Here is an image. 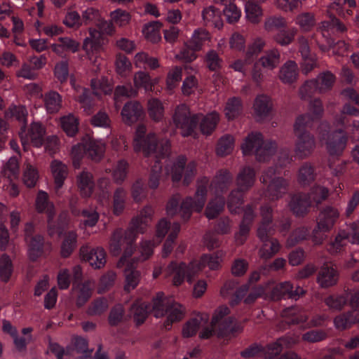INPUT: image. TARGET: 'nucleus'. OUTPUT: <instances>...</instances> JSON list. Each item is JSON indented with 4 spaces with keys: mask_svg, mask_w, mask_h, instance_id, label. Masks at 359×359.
Segmentation results:
<instances>
[{
    "mask_svg": "<svg viewBox=\"0 0 359 359\" xmlns=\"http://www.w3.org/2000/svg\"><path fill=\"white\" fill-rule=\"evenodd\" d=\"M273 210L271 205L268 204L261 205L259 208L261 222L257 230V236L262 238L266 236V232L273 231V229L271 226L273 220Z\"/></svg>",
    "mask_w": 359,
    "mask_h": 359,
    "instance_id": "aec40b11",
    "label": "nucleus"
},
{
    "mask_svg": "<svg viewBox=\"0 0 359 359\" xmlns=\"http://www.w3.org/2000/svg\"><path fill=\"white\" fill-rule=\"evenodd\" d=\"M135 240L128 239L127 231L122 229H116L113 232L109 241V250L114 256L120 255L122 248H124L123 254L121 256L118 266L121 267L125 264L127 259L130 257L135 249Z\"/></svg>",
    "mask_w": 359,
    "mask_h": 359,
    "instance_id": "39448f33",
    "label": "nucleus"
},
{
    "mask_svg": "<svg viewBox=\"0 0 359 359\" xmlns=\"http://www.w3.org/2000/svg\"><path fill=\"white\" fill-rule=\"evenodd\" d=\"M219 119V114L217 112H212L205 116L200 125L202 133L210 135L216 128Z\"/></svg>",
    "mask_w": 359,
    "mask_h": 359,
    "instance_id": "bf43d9fd",
    "label": "nucleus"
},
{
    "mask_svg": "<svg viewBox=\"0 0 359 359\" xmlns=\"http://www.w3.org/2000/svg\"><path fill=\"white\" fill-rule=\"evenodd\" d=\"M337 4H330L327 9V15L329 18L328 20L323 21L319 29H327L329 32L336 30L338 32H344L346 30V27L339 19L335 17V13L341 17H345L344 8L337 7Z\"/></svg>",
    "mask_w": 359,
    "mask_h": 359,
    "instance_id": "9b49d317",
    "label": "nucleus"
},
{
    "mask_svg": "<svg viewBox=\"0 0 359 359\" xmlns=\"http://www.w3.org/2000/svg\"><path fill=\"white\" fill-rule=\"evenodd\" d=\"M82 151L92 161L98 162L103 157L105 147L104 144L91 139H88L81 144L74 146L72 148V154L73 156V164L75 168L79 167V161L82 156Z\"/></svg>",
    "mask_w": 359,
    "mask_h": 359,
    "instance_id": "0eeeda50",
    "label": "nucleus"
},
{
    "mask_svg": "<svg viewBox=\"0 0 359 359\" xmlns=\"http://www.w3.org/2000/svg\"><path fill=\"white\" fill-rule=\"evenodd\" d=\"M217 335L219 337H231L235 333L241 332L242 327L234 323V318L228 317L223 321L218 323Z\"/></svg>",
    "mask_w": 359,
    "mask_h": 359,
    "instance_id": "c85d7f7f",
    "label": "nucleus"
},
{
    "mask_svg": "<svg viewBox=\"0 0 359 359\" xmlns=\"http://www.w3.org/2000/svg\"><path fill=\"white\" fill-rule=\"evenodd\" d=\"M296 24L298 25L302 30L308 32L311 30L316 24L315 15L313 13L309 12L302 13L296 17Z\"/></svg>",
    "mask_w": 359,
    "mask_h": 359,
    "instance_id": "0e129e2a",
    "label": "nucleus"
},
{
    "mask_svg": "<svg viewBox=\"0 0 359 359\" xmlns=\"http://www.w3.org/2000/svg\"><path fill=\"white\" fill-rule=\"evenodd\" d=\"M208 184V180L206 177L203 178L197 183L194 198L187 196L182 201L178 213L184 222L190 219L193 211L200 212L203 210L206 201Z\"/></svg>",
    "mask_w": 359,
    "mask_h": 359,
    "instance_id": "20e7f679",
    "label": "nucleus"
},
{
    "mask_svg": "<svg viewBox=\"0 0 359 359\" xmlns=\"http://www.w3.org/2000/svg\"><path fill=\"white\" fill-rule=\"evenodd\" d=\"M253 108L258 121L266 118L272 110V102L270 97L265 95H258L255 100Z\"/></svg>",
    "mask_w": 359,
    "mask_h": 359,
    "instance_id": "393cba45",
    "label": "nucleus"
},
{
    "mask_svg": "<svg viewBox=\"0 0 359 359\" xmlns=\"http://www.w3.org/2000/svg\"><path fill=\"white\" fill-rule=\"evenodd\" d=\"M280 62V54L278 50L272 49L265 53V54L260 57L259 62L261 65L268 69H273L276 68Z\"/></svg>",
    "mask_w": 359,
    "mask_h": 359,
    "instance_id": "79ce46f5",
    "label": "nucleus"
},
{
    "mask_svg": "<svg viewBox=\"0 0 359 359\" xmlns=\"http://www.w3.org/2000/svg\"><path fill=\"white\" fill-rule=\"evenodd\" d=\"M127 198V192L122 188H117L113 194V213L116 215H120L125 208Z\"/></svg>",
    "mask_w": 359,
    "mask_h": 359,
    "instance_id": "49530a36",
    "label": "nucleus"
},
{
    "mask_svg": "<svg viewBox=\"0 0 359 359\" xmlns=\"http://www.w3.org/2000/svg\"><path fill=\"white\" fill-rule=\"evenodd\" d=\"M317 93V87L313 79L305 81L298 89V95L302 100H308Z\"/></svg>",
    "mask_w": 359,
    "mask_h": 359,
    "instance_id": "e2e57ef3",
    "label": "nucleus"
},
{
    "mask_svg": "<svg viewBox=\"0 0 359 359\" xmlns=\"http://www.w3.org/2000/svg\"><path fill=\"white\" fill-rule=\"evenodd\" d=\"M50 168L55 180V189L57 191L62 187L67 176V168L61 161L57 160L52 161Z\"/></svg>",
    "mask_w": 359,
    "mask_h": 359,
    "instance_id": "2f4dec72",
    "label": "nucleus"
},
{
    "mask_svg": "<svg viewBox=\"0 0 359 359\" xmlns=\"http://www.w3.org/2000/svg\"><path fill=\"white\" fill-rule=\"evenodd\" d=\"M264 140L262 135L259 132H252L250 133L244 140L241 144V149L244 155H251L255 154L259 147L262 146Z\"/></svg>",
    "mask_w": 359,
    "mask_h": 359,
    "instance_id": "a878e982",
    "label": "nucleus"
},
{
    "mask_svg": "<svg viewBox=\"0 0 359 359\" xmlns=\"http://www.w3.org/2000/svg\"><path fill=\"white\" fill-rule=\"evenodd\" d=\"M36 207L39 212L46 211L48 217H53L54 212L53 205L48 203V194L46 192L40 191L36 201Z\"/></svg>",
    "mask_w": 359,
    "mask_h": 359,
    "instance_id": "13d9d810",
    "label": "nucleus"
},
{
    "mask_svg": "<svg viewBox=\"0 0 359 359\" xmlns=\"http://www.w3.org/2000/svg\"><path fill=\"white\" fill-rule=\"evenodd\" d=\"M256 174L255 170L250 166L243 167L237 174L236 184L244 191H248L255 184Z\"/></svg>",
    "mask_w": 359,
    "mask_h": 359,
    "instance_id": "412c9836",
    "label": "nucleus"
},
{
    "mask_svg": "<svg viewBox=\"0 0 359 359\" xmlns=\"http://www.w3.org/2000/svg\"><path fill=\"white\" fill-rule=\"evenodd\" d=\"M297 32L295 28L282 29L273 36V40L282 46H288L294 41Z\"/></svg>",
    "mask_w": 359,
    "mask_h": 359,
    "instance_id": "3c124183",
    "label": "nucleus"
},
{
    "mask_svg": "<svg viewBox=\"0 0 359 359\" xmlns=\"http://www.w3.org/2000/svg\"><path fill=\"white\" fill-rule=\"evenodd\" d=\"M43 102L46 110L51 114L57 112L62 107L61 95L53 90L45 93Z\"/></svg>",
    "mask_w": 359,
    "mask_h": 359,
    "instance_id": "e433bc0d",
    "label": "nucleus"
},
{
    "mask_svg": "<svg viewBox=\"0 0 359 359\" xmlns=\"http://www.w3.org/2000/svg\"><path fill=\"white\" fill-rule=\"evenodd\" d=\"M320 142L325 146L327 152L332 156H339L346 148L348 134L343 128L331 131L330 125L327 121L322 122L318 129Z\"/></svg>",
    "mask_w": 359,
    "mask_h": 359,
    "instance_id": "f03ea898",
    "label": "nucleus"
},
{
    "mask_svg": "<svg viewBox=\"0 0 359 359\" xmlns=\"http://www.w3.org/2000/svg\"><path fill=\"white\" fill-rule=\"evenodd\" d=\"M232 175L227 170H220L211 184V187L215 189L217 194L226 191L232 182Z\"/></svg>",
    "mask_w": 359,
    "mask_h": 359,
    "instance_id": "c9c22d12",
    "label": "nucleus"
},
{
    "mask_svg": "<svg viewBox=\"0 0 359 359\" xmlns=\"http://www.w3.org/2000/svg\"><path fill=\"white\" fill-rule=\"evenodd\" d=\"M311 205L306 194L299 193L292 196L288 203L290 210L297 217H303L309 212Z\"/></svg>",
    "mask_w": 359,
    "mask_h": 359,
    "instance_id": "6ab92c4d",
    "label": "nucleus"
},
{
    "mask_svg": "<svg viewBox=\"0 0 359 359\" xmlns=\"http://www.w3.org/2000/svg\"><path fill=\"white\" fill-rule=\"evenodd\" d=\"M339 217V212L336 208L332 206L325 207L319 214L317 229L323 232L330 231Z\"/></svg>",
    "mask_w": 359,
    "mask_h": 359,
    "instance_id": "ddd939ff",
    "label": "nucleus"
},
{
    "mask_svg": "<svg viewBox=\"0 0 359 359\" xmlns=\"http://www.w3.org/2000/svg\"><path fill=\"white\" fill-rule=\"evenodd\" d=\"M27 111L23 106H11L6 111V116L8 118H15L22 123L21 129L25 131L27 122Z\"/></svg>",
    "mask_w": 359,
    "mask_h": 359,
    "instance_id": "6e6d98bb",
    "label": "nucleus"
},
{
    "mask_svg": "<svg viewBox=\"0 0 359 359\" xmlns=\"http://www.w3.org/2000/svg\"><path fill=\"white\" fill-rule=\"evenodd\" d=\"M115 66L116 72L122 76H126L131 71L132 68L131 62L122 53H118L116 55Z\"/></svg>",
    "mask_w": 359,
    "mask_h": 359,
    "instance_id": "338daca9",
    "label": "nucleus"
},
{
    "mask_svg": "<svg viewBox=\"0 0 359 359\" xmlns=\"http://www.w3.org/2000/svg\"><path fill=\"white\" fill-rule=\"evenodd\" d=\"M358 319L359 314L355 311L351 310L336 316L333 319V323L336 330L344 331L358 323Z\"/></svg>",
    "mask_w": 359,
    "mask_h": 359,
    "instance_id": "4be33fe9",
    "label": "nucleus"
},
{
    "mask_svg": "<svg viewBox=\"0 0 359 359\" xmlns=\"http://www.w3.org/2000/svg\"><path fill=\"white\" fill-rule=\"evenodd\" d=\"M277 149L276 142L272 140L264 141L262 146L257 150L255 154L256 159L259 162L268 161L275 153Z\"/></svg>",
    "mask_w": 359,
    "mask_h": 359,
    "instance_id": "a19ab883",
    "label": "nucleus"
},
{
    "mask_svg": "<svg viewBox=\"0 0 359 359\" xmlns=\"http://www.w3.org/2000/svg\"><path fill=\"white\" fill-rule=\"evenodd\" d=\"M77 238L78 235L74 231H69L64 234L60 250L62 257H68L74 252L77 245Z\"/></svg>",
    "mask_w": 359,
    "mask_h": 359,
    "instance_id": "7c9ffc66",
    "label": "nucleus"
},
{
    "mask_svg": "<svg viewBox=\"0 0 359 359\" xmlns=\"http://www.w3.org/2000/svg\"><path fill=\"white\" fill-rule=\"evenodd\" d=\"M246 191L239 188L233 189L229 194L227 198V208L231 213H236L237 210L243 204V196Z\"/></svg>",
    "mask_w": 359,
    "mask_h": 359,
    "instance_id": "37998d69",
    "label": "nucleus"
},
{
    "mask_svg": "<svg viewBox=\"0 0 359 359\" xmlns=\"http://www.w3.org/2000/svg\"><path fill=\"white\" fill-rule=\"evenodd\" d=\"M79 254L81 259L94 269H101L106 264V252L102 248H93L86 245L81 247Z\"/></svg>",
    "mask_w": 359,
    "mask_h": 359,
    "instance_id": "f8f14e48",
    "label": "nucleus"
},
{
    "mask_svg": "<svg viewBox=\"0 0 359 359\" xmlns=\"http://www.w3.org/2000/svg\"><path fill=\"white\" fill-rule=\"evenodd\" d=\"M108 301L105 298H97L88 306L86 313L90 316H97L104 313L108 309Z\"/></svg>",
    "mask_w": 359,
    "mask_h": 359,
    "instance_id": "5fc2aeb1",
    "label": "nucleus"
},
{
    "mask_svg": "<svg viewBox=\"0 0 359 359\" xmlns=\"http://www.w3.org/2000/svg\"><path fill=\"white\" fill-rule=\"evenodd\" d=\"M339 280V273L332 266L323 264L318 270L316 282L322 288H328L335 285Z\"/></svg>",
    "mask_w": 359,
    "mask_h": 359,
    "instance_id": "4468645a",
    "label": "nucleus"
},
{
    "mask_svg": "<svg viewBox=\"0 0 359 359\" xmlns=\"http://www.w3.org/2000/svg\"><path fill=\"white\" fill-rule=\"evenodd\" d=\"M152 313L156 318L167 316L164 327L169 330L172 323L183 319L185 315V308L173 299L165 297L163 293L159 292L153 299Z\"/></svg>",
    "mask_w": 359,
    "mask_h": 359,
    "instance_id": "7ed1b4c3",
    "label": "nucleus"
},
{
    "mask_svg": "<svg viewBox=\"0 0 359 359\" xmlns=\"http://www.w3.org/2000/svg\"><path fill=\"white\" fill-rule=\"evenodd\" d=\"M147 224L144 220L135 216L133 217L129 223L127 231L128 238H134L136 241L138 233H144L146 231Z\"/></svg>",
    "mask_w": 359,
    "mask_h": 359,
    "instance_id": "c03bdc74",
    "label": "nucleus"
},
{
    "mask_svg": "<svg viewBox=\"0 0 359 359\" xmlns=\"http://www.w3.org/2000/svg\"><path fill=\"white\" fill-rule=\"evenodd\" d=\"M210 33L202 28L194 31L191 38L188 42V47L193 51L200 50L203 46L210 41Z\"/></svg>",
    "mask_w": 359,
    "mask_h": 359,
    "instance_id": "cd10ccee",
    "label": "nucleus"
},
{
    "mask_svg": "<svg viewBox=\"0 0 359 359\" xmlns=\"http://www.w3.org/2000/svg\"><path fill=\"white\" fill-rule=\"evenodd\" d=\"M317 87V93L325 94L331 91L336 82L335 75L330 71H324L313 79Z\"/></svg>",
    "mask_w": 359,
    "mask_h": 359,
    "instance_id": "5701e85b",
    "label": "nucleus"
},
{
    "mask_svg": "<svg viewBox=\"0 0 359 359\" xmlns=\"http://www.w3.org/2000/svg\"><path fill=\"white\" fill-rule=\"evenodd\" d=\"M172 120L176 127L181 130L182 135L187 137L193 133L199 118L197 114H191L186 104H181L175 108Z\"/></svg>",
    "mask_w": 359,
    "mask_h": 359,
    "instance_id": "6e6552de",
    "label": "nucleus"
},
{
    "mask_svg": "<svg viewBox=\"0 0 359 359\" xmlns=\"http://www.w3.org/2000/svg\"><path fill=\"white\" fill-rule=\"evenodd\" d=\"M147 110L149 117L155 122L161 121L164 116V107L161 100L152 97L147 102Z\"/></svg>",
    "mask_w": 359,
    "mask_h": 359,
    "instance_id": "4c0bfd02",
    "label": "nucleus"
},
{
    "mask_svg": "<svg viewBox=\"0 0 359 359\" xmlns=\"http://www.w3.org/2000/svg\"><path fill=\"white\" fill-rule=\"evenodd\" d=\"M271 232H266V236L261 238L257 236L262 242V245L259 250V256L261 259L267 260L273 257L280 249L279 241L274 238H270Z\"/></svg>",
    "mask_w": 359,
    "mask_h": 359,
    "instance_id": "f3484780",
    "label": "nucleus"
},
{
    "mask_svg": "<svg viewBox=\"0 0 359 359\" xmlns=\"http://www.w3.org/2000/svg\"><path fill=\"white\" fill-rule=\"evenodd\" d=\"M153 156L155 158V163L151 167V170L148 181V186L150 189H156L159 186L160 179L162 173V165L159 160L162 157L156 158L154 155Z\"/></svg>",
    "mask_w": 359,
    "mask_h": 359,
    "instance_id": "09e8293b",
    "label": "nucleus"
},
{
    "mask_svg": "<svg viewBox=\"0 0 359 359\" xmlns=\"http://www.w3.org/2000/svg\"><path fill=\"white\" fill-rule=\"evenodd\" d=\"M234 147V138L232 135H225L218 141L217 147V154L219 156H224L229 154Z\"/></svg>",
    "mask_w": 359,
    "mask_h": 359,
    "instance_id": "603ef678",
    "label": "nucleus"
},
{
    "mask_svg": "<svg viewBox=\"0 0 359 359\" xmlns=\"http://www.w3.org/2000/svg\"><path fill=\"white\" fill-rule=\"evenodd\" d=\"M225 201L222 196H216L211 199L205 208V215L209 219L216 218L224 210Z\"/></svg>",
    "mask_w": 359,
    "mask_h": 359,
    "instance_id": "473e14b6",
    "label": "nucleus"
},
{
    "mask_svg": "<svg viewBox=\"0 0 359 359\" xmlns=\"http://www.w3.org/2000/svg\"><path fill=\"white\" fill-rule=\"evenodd\" d=\"M133 263V262H127V268L125 270L126 284L124 290L127 292L134 290L140 280V273L134 269Z\"/></svg>",
    "mask_w": 359,
    "mask_h": 359,
    "instance_id": "f704fd0d",
    "label": "nucleus"
},
{
    "mask_svg": "<svg viewBox=\"0 0 359 359\" xmlns=\"http://www.w3.org/2000/svg\"><path fill=\"white\" fill-rule=\"evenodd\" d=\"M45 128L39 122H33L29 129L28 135L34 147L42 145L45 135Z\"/></svg>",
    "mask_w": 359,
    "mask_h": 359,
    "instance_id": "a18cd8bd",
    "label": "nucleus"
},
{
    "mask_svg": "<svg viewBox=\"0 0 359 359\" xmlns=\"http://www.w3.org/2000/svg\"><path fill=\"white\" fill-rule=\"evenodd\" d=\"M316 176L313 166L309 163H304L299 169L297 182L301 186H307L315 180Z\"/></svg>",
    "mask_w": 359,
    "mask_h": 359,
    "instance_id": "72a5a7b5",
    "label": "nucleus"
},
{
    "mask_svg": "<svg viewBox=\"0 0 359 359\" xmlns=\"http://www.w3.org/2000/svg\"><path fill=\"white\" fill-rule=\"evenodd\" d=\"M202 18L205 26L211 25L220 29L223 25L220 11L213 6H210L203 9Z\"/></svg>",
    "mask_w": 359,
    "mask_h": 359,
    "instance_id": "c756f323",
    "label": "nucleus"
},
{
    "mask_svg": "<svg viewBox=\"0 0 359 359\" xmlns=\"http://www.w3.org/2000/svg\"><path fill=\"white\" fill-rule=\"evenodd\" d=\"M294 155L299 159H305L311 156L316 148V141L314 135L309 131H302L294 133Z\"/></svg>",
    "mask_w": 359,
    "mask_h": 359,
    "instance_id": "9d476101",
    "label": "nucleus"
},
{
    "mask_svg": "<svg viewBox=\"0 0 359 359\" xmlns=\"http://www.w3.org/2000/svg\"><path fill=\"white\" fill-rule=\"evenodd\" d=\"M284 316L287 318V323L297 325L306 322L308 320L307 315L296 308H288L284 311Z\"/></svg>",
    "mask_w": 359,
    "mask_h": 359,
    "instance_id": "052dcab7",
    "label": "nucleus"
},
{
    "mask_svg": "<svg viewBox=\"0 0 359 359\" xmlns=\"http://www.w3.org/2000/svg\"><path fill=\"white\" fill-rule=\"evenodd\" d=\"M133 318L137 325L144 323L149 311L152 312V306L146 302H137L131 307Z\"/></svg>",
    "mask_w": 359,
    "mask_h": 359,
    "instance_id": "58836bf2",
    "label": "nucleus"
},
{
    "mask_svg": "<svg viewBox=\"0 0 359 359\" xmlns=\"http://www.w3.org/2000/svg\"><path fill=\"white\" fill-rule=\"evenodd\" d=\"M201 271L200 263L191 262L188 266L184 263L171 262L167 267V272L172 278V283L175 286L180 285L184 280L185 276L188 282H191L193 277Z\"/></svg>",
    "mask_w": 359,
    "mask_h": 359,
    "instance_id": "1a4fd4ad",
    "label": "nucleus"
},
{
    "mask_svg": "<svg viewBox=\"0 0 359 359\" xmlns=\"http://www.w3.org/2000/svg\"><path fill=\"white\" fill-rule=\"evenodd\" d=\"M76 185L82 197H90L95 188L94 177L92 172L83 169L76 177Z\"/></svg>",
    "mask_w": 359,
    "mask_h": 359,
    "instance_id": "dca6fc26",
    "label": "nucleus"
},
{
    "mask_svg": "<svg viewBox=\"0 0 359 359\" xmlns=\"http://www.w3.org/2000/svg\"><path fill=\"white\" fill-rule=\"evenodd\" d=\"M125 318V309L121 304L113 306L109 313L108 321L111 326H116L122 323Z\"/></svg>",
    "mask_w": 359,
    "mask_h": 359,
    "instance_id": "69168bd1",
    "label": "nucleus"
},
{
    "mask_svg": "<svg viewBox=\"0 0 359 359\" xmlns=\"http://www.w3.org/2000/svg\"><path fill=\"white\" fill-rule=\"evenodd\" d=\"M94 283L88 280L83 283H73L72 292L76 297V305L80 308L89 300L93 294Z\"/></svg>",
    "mask_w": 359,
    "mask_h": 359,
    "instance_id": "2eb2a0df",
    "label": "nucleus"
},
{
    "mask_svg": "<svg viewBox=\"0 0 359 359\" xmlns=\"http://www.w3.org/2000/svg\"><path fill=\"white\" fill-rule=\"evenodd\" d=\"M325 304L332 311H341L347 304V298L341 294H332L327 297Z\"/></svg>",
    "mask_w": 359,
    "mask_h": 359,
    "instance_id": "4d7b16f0",
    "label": "nucleus"
},
{
    "mask_svg": "<svg viewBox=\"0 0 359 359\" xmlns=\"http://www.w3.org/2000/svg\"><path fill=\"white\" fill-rule=\"evenodd\" d=\"M13 271V266L11 257L3 254L0 257V278L6 283L9 280Z\"/></svg>",
    "mask_w": 359,
    "mask_h": 359,
    "instance_id": "8fccbe9b",
    "label": "nucleus"
},
{
    "mask_svg": "<svg viewBox=\"0 0 359 359\" xmlns=\"http://www.w3.org/2000/svg\"><path fill=\"white\" fill-rule=\"evenodd\" d=\"M329 191L327 188L321 186L313 187L309 194V200L311 203H315L316 205L321 203L328 197Z\"/></svg>",
    "mask_w": 359,
    "mask_h": 359,
    "instance_id": "774afa93",
    "label": "nucleus"
},
{
    "mask_svg": "<svg viewBox=\"0 0 359 359\" xmlns=\"http://www.w3.org/2000/svg\"><path fill=\"white\" fill-rule=\"evenodd\" d=\"M147 131L143 124L138 125L133 141V148L136 152L142 151L146 157L154 155L156 158L165 157L170 153V142L168 140L157 141L156 135L149 133L144 136Z\"/></svg>",
    "mask_w": 359,
    "mask_h": 359,
    "instance_id": "f257e3e1",
    "label": "nucleus"
},
{
    "mask_svg": "<svg viewBox=\"0 0 359 359\" xmlns=\"http://www.w3.org/2000/svg\"><path fill=\"white\" fill-rule=\"evenodd\" d=\"M29 246V256L31 260L35 261L43 253L44 244L43 237L41 235H35L28 241H26Z\"/></svg>",
    "mask_w": 359,
    "mask_h": 359,
    "instance_id": "ea45409f",
    "label": "nucleus"
},
{
    "mask_svg": "<svg viewBox=\"0 0 359 359\" xmlns=\"http://www.w3.org/2000/svg\"><path fill=\"white\" fill-rule=\"evenodd\" d=\"M276 168L271 167L262 175L261 180L268 184L265 191V197L271 201H276L283 196L289 187L287 180L282 177H276Z\"/></svg>",
    "mask_w": 359,
    "mask_h": 359,
    "instance_id": "423d86ee",
    "label": "nucleus"
},
{
    "mask_svg": "<svg viewBox=\"0 0 359 359\" xmlns=\"http://www.w3.org/2000/svg\"><path fill=\"white\" fill-rule=\"evenodd\" d=\"M242 110L241 100L239 97H231L228 100L225 107V115L229 120L238 116Z\"/></svg>",
    "mask_w": 359,
    "mask_h": 359,
    "instance_id": "864d4df0",
    "label": "nucleus"
},
{
    "mask_svg": "<svg viewBox=\"0 0 359 359\" xmlns=\"http://www.w3.org/2000/svg\"><path fill=\"white\" fill-rule=\"evenodd\" d=\"M299 76V69L297 63L288 60L280 67L278 73L279 79L285 84H292L297 81Z\"/></svg>",
    "mask_w": 359,
    "mask_h": 359,
    "instance_id": "b1692460",
    "label": "nucleus"
},
{
    "mask_svg": "<svg viewBox=\"0 0 359 359\" xmlns=\"http://www.w3.org/2000/svg\"><path fill=\"white\" fill-rule=\"evenodd\" d=\"M60 125L68 136L73 137L78 132L79 120L72 114L61 117Z\"/></svg>",
    "mask_w": 359,
    "mask_h": 359,
    "instance_id": "de8ad7c7",
    "label": "nucleus"
},
{
    "mask_svg": "<svg viewBox=\"0 0 359 359\" xmlns=\"http://www.w3.org/2000/svg\"><path fill=\"white\" fill-rule=\"evenodd\" d=\"M143 114V108L137 101L128 102L121 111L123 121L127 125H131L137 122Z\"/></svg>",
    "mask_w": 359,
    "mask_h": 359,
    "instance_id": "a211bd4d",
    "label": "nucleus"
},
{
    "mask_svg": "<svg viewBox=\"0 0 359 359\" xmlns=\"http://www.w3.org/2000/svg\"><path fill=\"white\" fill-rule=\"evenodd\" d=\"M208 320V315H198L196 317L187 321L183 327L182 335L184 337H191L195 335L201 327H203Z\"/></svg>",
    "mask_w": 359,
    "mask_h": 359,
    "instance_id": "bb28decb",
    "label": "nucleus"
},
{
    "mask_svg": "<svg viewBox=\"0 0 359 359\" xmlns=\"http://www.w3.org/2000/svg\"><path fill=\"white\" fill-rule=\"evenodd\" d=\"M161 25L158 22H152L144 25L142 32L145 38L152 43H157L161 39L159 30Z\"/></svg>",
    "mask_w": 359,
    "mask_h": 359,
    "instance_id": "680f3d73",
    "label": "nucleus"
}]
</instances>
